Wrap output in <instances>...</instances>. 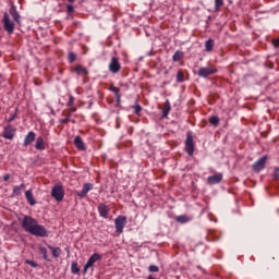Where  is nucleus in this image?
Instances as JSON below:
<instances>
[{
  "label": "nucleus",
  "mask_w": 279,
  "mask_h": 279,
  "mask_svg": "<svg viewBox=\"0 0 279 279\" xmlns=\"http://www.w3.org/2000/svg\"><path fill=\"white\" fill-rule=\"evenodd\" d=\"M3 84V76L0 74V85Z\"/></svg>",
  "instance_id": "44"
},
{
  "label": "nucleus",
  "mask_w": 279,
  "mask_h": 279,
  "mask_svg": "<svg viewBox=\"0 0 279 279\" xmlns=\"http://www.w3.org/2000/svg\"><path fill=\"white\" fill-rule=\"evenodd\" d=\"M69 3H75V0H68Z\"/></svg>",
  "instance_id": "45"
},
{
  "label": "nucleus",
  "mask_w": 279,
  "mask_h": 279,
  "mask_svg": "<svg viewBox=\"0 0 279 279\" xmlns=\"http://www.w3.org/2000/svg\"><path fill=\"white\" fill-rule=\"evenodd\" d=\"M97 260H101V255L99 253H94L83 267L84 276L88 274V269L93 268L95 266V263H97Z\"/></svg>",
  "instance_id": "4"
},
{
  "label": "nucleus",
  "mask_w": 279,
  "mask_h": 279,
  "mask_svg": "<svg viewBox=\"0 0 279 279\" xmlns=\"http://www.w3.org/2000/svg\"><path fill=\"white\" fill-rule=\"evenodd\" d=\"M48 250H50L52 252V256L53 258H60V256L62 255V248L60 247H53L51 245H48Z\"/></svg>",
  "instance_id": "20"
},
{
  "label": "nucleus",
  "mask_w": 279,
  "mask_h": 279,
  "mask_svg": "<svg viewBox=\"0 0 279 279\" xmlns=\"http://www.w3.org/2000/svg\"><path fill=\"white\" fill-rule=\"evenodd\" d=\"M274 180H279V168H275Z\"/></svg>",
  "instance_id": "40"
},
{
  "label": "nucleus",
  "mask_w": 279,
  "mask_h": 279,
  "mask_svg": "<svg viewBox=\"0 0 279 279\" xmlns=\"http://www.w3.org/2000/svg\"><path fill=\"white\" fill-rule=\"evenodd\" d=\"M35 149H38L39 151L45 149V138H43V136L36 138Z\"/></svg>",
  "instance_id": "18"
},
{
  "label": "nucleus",
  "mask_w": 279,
  "mask_h": 279,
  "mask_svg": "<svg viewBox=\"0 0 279 279\" xmlns=\"http://www.w3.org/2000/svg\"><path fill=\"white\" fill-rule=\"evenodd\" d=\"M98 213H99L100 217H102L104 219H108V215L110 213V207H108L106 204H100L98 206Z\"/></svg>",
  "instance_id": "16"
},
{
  "label": "nucleus",
  "mask_w": 279,
  "mask_h": 279,
  "mask_svg": "<svg viewBox=\"0 0 279 279\" xmlns=\"http://www.w3.org/2000/svg\"><path fill=\"white\" fill-rule=\"evenodd\" d=\"M209 123H210L211 125H214L215 128H217V125H219V117H217V116H211V117L209 118Z\"/></svg>",
  "instance_id": "29"
},
{
  "label": "nucleus",
  "mask_w": 279,
  "mask_h": 279,
  "mask_svg": "<svg viewBox=\"0 0 279 279\" xmlns=\"http://www.w3.org/2000/svg\"><path fill=\"white\" fill-rule=\"evenodd\" d=\"M177 82L179 83L184 82V73H182V71L177 72Z\"/></svg>",
  "instance_id": "32"
},
{
  "label": "nucleus",
  "mask_w": 279,
  "mask_h": 279,
  "mask_svg": "<svg viewBox=\"0 0 279 279\" xmlns=\"http://www.w3.org/2000/svg\"><path fill=\"white\" fill-rule=\"evenodd\" d=\"M25 197L31 206L36 205V199H34V193L32 192V190H27L25 192Z\"/></svg>",
  "instance_id": "19"
},
{
  "label": "nucleus",
  "mask_w": 279,
  "mask_h": 279,
  "mask_svg": "<svg viewBox=\"0 0 279 279\" xmlns=\"http://www.w3.org/2000/svg\"><path fill=\"white\" fill-rule=\"evenodd\" d=\"M272 45L276 49L279 47V37L272 40Z\"/></svg>",
  "instance_id": "41"
},
{
  "label": "nucleus",
  "mask_w": 279,
  "mask_h": 279,
  "mask_svg": "<svg viewBox=\"0 0 279 279\" xmlns=\"http://www.w3.org/2000/svg\"><path fill=\"white\" fill-rule=\"evenodd\" d=\"M148 271H149L150 274H158V271H160V268H159L158 266H156V265H150V266L148 267Z\"/></svg>",
  "instance_id": "31"
},
{
  "label": "nucleus",
  "mask_w": 279,
  "mask_h": 279,
  "mask_svg": "<svg viewBox=\"0 0 279 279\" xmlns=\"http://www.w3.org/2000/svg\"><path fill=\"white\" fill-rule=\"evenodd\" d=\"M184 58V52L182 50H177L172 56L173 62H180Z\"/></svg>",
  "instance_id": "22"
},
{
  "label": "nucleus",
  "mask_w": 279,
  "mask_h": 279,
  "mask_svg": "<svg viewBox=\"0 0 279 279\" xmlns=\"http://www.w3.org/2000/svg\"><path fill=\"white\" fill-rule=\"evenodd\" d=\"M50 195L56 202H62L64 199V186H62V183L54 184Z\"/></svg>",
  "instance_id": "2"
},
{
  "label": "nucleus",
  "mask_w": 279,
  "mask_h": 279,
  "mask_svg": "<svg viewBox=\"0 0 279 279\" xmlns=\"http://www.w3.org/2000/svg\"><path fill=\"white\" fill-rule=\"evenodd\" d=\"M23 189H25V184L22 183L21 185H15L13 187V196L14 197H19V195H21V191H23Z\"/></svg>",
  "instance_id": "24"
},
{
  "label": "nucleus",
  "mask_w": 279,
  "mask_h": 279,
  "mask_svg": "<svg viewBox=\"0 0 279 279\" xmlns=\"http://www.w3.org/2000/svg\"><path fill=\"white\" fill-rule=\"evenodd\" d=\"M75 98L73 96L69 97V100L66 102L68 108H71L74 106Z\"/></svg>",
  "instance_id": "36"
},
{
  "label": "nucleus",
  "mask_w": 279,
  "mask_h": 279,
  "mask_svg": "<svg viewBox=\"0 0 279 279\" xmlns=\"http://www.w3.org/2000/svg\"><path fill=\"white\" fill-rule=\"evenodd\" d=\"M93 186H94L93 183H85L83 185L82 191L76 192L77 197H81V199H84V197L88 195L89 191H93Z\"/></svg>",
  "instance_id": "10"
},
{
  "label": "nucleus",
  "mask_w": 279,
  "mask_h": 279,
  "mask_svg": "<svg viewBox=\"0 0 279 279\" xmlns=\"http://www.w3.org/2000/svg\"><path fill=\"white\" fill-rule=\"evenodd\" d=\"M34 141H36V133H34V131H29L24 138L23 146L27 147L28 145H32Z\"/></svg>",
  "instance_id": "14"
},
{
  "label": "nucleus",
  "mask_w": 279,
  "mask_h": 279,
  "mask_svg": "<svg viewBox=\"0 0 279 279\" xmlns=\"http://www.w3.org/2000/svg\"><path fill=\"white\" fill-rule=\"evenodd\" d=\"M223 180V174L217 173L207 178V184H219Z\"/></svg>",
  "instance_id": "13"
},
{
  "label": "nucleus",
  "mask_w": 279,
  "mask_h": 279,
  "mask_svg": "<svg viewBox=\"0 0 279 279\" xmlns=\"http://www.w3.org/2000/svg\"><path fill=\"white\" fill-rule=\"evenodd\" d=\"M14 134H16V129H14V126L12 125H7L4 126V131H3V138H7V141H12V138H14Z\"/></svg>",
  "instance_id": "8"
},
{
  "label": "nucleus",
  "mask_w": 279,
  "mask_h": 279,
  "mask_svg": "<svg viewBox=\"0 0 279 279\" xmlns=\"http://www.w3.org/2000/svg\"><path fill=\"white\" fill-rule=\"evenodd\" d=\"M71 121V123H74L75 124V120H70Z\"/></svg>",
  "instance_id": "46"
},
{
  "label": "nucleus",
  "mask_w": 279,
  "mask_h": 279,
  "mask_svg": "<svg viewBox=\"0 0 279 279\" xmlns=\"http://www.w3.org/2000/svg\"><path fill=\"white\" fill-rule=\"evenodd\" d=\"M75 60H77V54H75L74 52H69V62L73 64Z\"/></svg>",
  "instance_id": "33"
},
{
  "label": "nucleus",
  "mask_w": 279,
  "mask_h": 279,
  "mask_svg": "<svg viewBox=\"0 0 279 279\" xmlns=\"http://www.w3.org/2000/svg\"><path fill=\"white\" fill-rule=\"evenodd\" d=\"M177 221H178L179 223H186V221H189V217H186V216H179V217L177 218Z\"/></svg>",
  "instance_id": "34"
},
{
  "label": "nucleus",
  "mask_w": 279,
  "mask_h": 279,
  "mask_svg": "<svg viewBox=\"0 0 279 279\" xmlns=\"http://www.w3.org/2000/svg\"><path fill=\"white\" fill-rule=\"evenodd\" d=\"M133 109H134V114H140L141 110H143V107H141V105H135Z\"/></svg>",
  "instance_id": "37"
},
{
  "label": "nucleus",
  "mask_w": 279,
  "mask_h": 279,
  "mask_svg": "<svg viewBox=\"0 0 279 279\" xmlns=\"http://www.w3.org/2000/svg\"><path fill=\"white\" fill-rule=\"evenodd\" d=\"M2 24L8 34H14V21L10 20V14L8 12L3 13Z\"/></svg>",
  "instance_id": "3"
},
{
  "label": "nucleus",
  "mask_w": 279,
  "mask_h": 279,
  "mask_svg": "<svg viewBox=\"0 0 279 279\" xmlns=\"http://www.w3.org/2000/svg\"><path fill=\"white\" fill-rule=\"evenodd\" d=\"M74 71L78 75H84V76L88 75V70L86 68H84V65H76L74 68Z\"/></svg>",
  "instance_id": "21"
},
{
  "label": "nucleus",
  "mask_w": 279,
  "mask_h": 279,
  "mask_svg": "<svg viewBox=\"0 0 279 279\" xmlns=\"http://www.w3.org/2000/svg\"><path fill=\"white\" fill-rule=\"evenodd\" d=\"M14 119H16V112L11 113L10 118L7 121H8V123H12V121H14Z\"/></svg>",
  "instance_id": "39"
},
{
  "label": "nucleus",
  "mask_w": 279,
  "mask_h": 279,
  "mask_svg": "<svg viewBox=\"0 0 279 279\" xmlns=\"http://www.w3.org/2000/svg\"><path fill=\"white\" fill-rule=\"evenodd\" d=\"M221 7H223V0H215L216 12H219V10H221Z\"/></svg>",
  "instance_id": "30"
},
{
  "label": "nucleus",
  "mask_w": 279,
  "mask_h": 279,
  "mask_svg": "<svg viewBox=\"0 0 279 279\" xmlns=\"http://www.w3.org/2000/svg\"><path fill=\"white\" fill-rule=\"evenodd\" d=\"M70 108V112H76L77 111V108L73 105L72 107H69Z\"/></svg>",
  "instance_id": "42"
},
{
  "label": "nucleus",
  "mask_w": 279,
  "mask_h": 279,
  "mask_svg": "<svg viewBox=\"0 0 279 279\" xmlns=\"http://www.w3.org/2000/svg\"><path fill=\"white\" fill-rule=\"evenodd\" d=\"M38 250H39L40 254H43L44 260H47L49 263L50 259H49V255H47V247L39 245Z\"/></svg>",
  "instance_id": "25"
},
{
  "label": "nucleus",
  "mask_w": 279,
  "mask_h": 279,
  "mask_svg": "<svg viewBox=\"0 0 279 279\" xmlns=\"http://www.w3.org/2000/svg\"><path fill=\"white\" fill-rule=\"evenodd\" d=\"M74 145L81 151H86V144L84 143V140H82V136L80 135L75 136Z\"/></svg>",
  "instance_id": "15"
},
{
  "label": "nucleus",
  "mask_w": 279,
  "mask_h": 279,
  "mask_svg": "<svg viewBox=\"0 0 279 279\" xmlns=\"http://www.w3.org/2000/svg\"><path fill=\"white\" fill-rule=\"evenodd\" d=\"M169 112H171V102L169 101V99H167L163 104V109L161 113L162 119H167L169 117Z\"/></svg>",
  "instance_id": "17"
},
{
  "label": "nucleus",
  "mask_w": 279,
  "mask_h": 279,
  "mask_svg": "<svg viewBox=\"0 0 279 279\" xmlns=\"http://www.w3.org/2000/svg\"><path fill=\"white\" fill-rule=\"evenodd\" d=\"M128 225V218L125 216H119L114 219V228L118 234H123V228Z\"/></svg>",
  "instance_id": "5"
},
{
  "label": "nucleus",
  "mask_w": 279,
  "mask_h": 279,
  "mask_svg": "<svg viewBox=\"0 0 279 279\" xmlns=\"http://www.w3.org/2000/svg\"><path fill=\"white\" fill-rule=\"evenodd\" d=\"M71 274H80V266H77V262H72L71 264Z\"/></svg>",
  "instance_id": "28"
},
{
  "label": "nucleus",
  "mask_w": 279,
  "mask_h": 279,
  "mask_svg": "<svg viewBox=\"0 0 279 279\" xmlns=\"http://www.w3.org/2000/svg\"><path fill=\"white\" fill-rule=\"evenodd\" d=\"M59 122L62 123L63 125H68V123H71V112H68L65 114V118L60 119Z\"/></svg>",
  "instance_id": "27"
},
{
  "label": "nucleus",
  "mask_w": 279,
  "mask_h": 279,
  "mask_svg": "<svg viewBox=\"0 0 279 279\" xmlns=\"http://www.w3.org/2000/svg\"><path fill=\"white\" fill-rule=\"evenodd\" d=\"M215 73H217L215 68H199L197 75L199 77H208V75H215Z\"/></svg>",
  "instance_id": "9"
},
{
  "label": "nucleus",
  "mask_w": 279,
  "mask_h": 279,
  "mask_svg": "<svg viewBox=\"0 0 279 279\" xmlns=\"http://www.w3.org/2000/svg\"><path fill=\"white\" fill-rule=\"evenodd\" d=\"M2 180L3 182H8V180H10V174H4Z\"/></svg>",
  "instance_id": "43"
},
{
  "label": "nucleus",
  "mask_w": 279,
  "mask_h": 279,
  "mask_svg": "<svg viewBox=\"0 0 279 279\" xmlns=\"http://www.w3.org/2000/svg\"><path fill=\"white\" fill-rule=\"evenodd\" d=\"M25 265H31V267H33L34 269H36V267H38V264L34 260H29V259H25Z\"/></svg>",
  "instance_id": "35"
},
{
  "label": "nucleus",
  "mask_w": 279,
  "mask_h": 279,
  "mask_svg": "<svg viewBox=\"0 0 279 279\" xmlns=\"http://www.w3.org/2000/svg\"><path fill=\"white\" fill-rule=\"evenodd\" d=\"M9 14L10 16H12L13 21L17 24L21 25V14L19 13V11L16 10L15 5H12L9 9Z\"/></svg>",
  "instance_id": "12"
},
{
  "label": "nucleus",
  "mask_w": 279,
  "mask_h": 279,
  "mask_svg": "<svg viewBox=\"0 0 279 279\" xmlns=\"http://www.w3.org/2000/svg\"><path fill=\"white\" fill-rule=\"evenodd\" d=\"M265 165H267V156L260 157L255 163H253V170L263 171V169H265Z\"/></svg>",
  "instance_id": "11"
},
{
  "label": "nucleus",
  "mask_w": 279,
  "mask_h": 279,
  "mask_svg": "<svg viewBox=\"0 0 279 279\" xmlns=\"http://www.w3.org/2000/svg\"><path fill=\"white\" fill-rule=\"evenodd\" d=\"M213 47H215V40L208 39L205 41V51H213Z\"/></svg>",
  "instance_id": "26"
},
{
  "label": "nucleus",
  "mask_w": 279,
  "mask_h": 279,
  "mask_svg": "<svg viewBox=\"0 0 279 279\" xmlns=\"http://www.w3.org/2000/svg\"><path fill=\"white\" fill-rule=\"evenodd\" d=\"M110 73H119L121 71V63L119 62V58L112 57L109 63Z\"/></svg>",
  "instance_id": "7"
},
{
  "label": "nucleus",
  "mask_w": 279,
  "mask_h": 279,
  "mask_svg": "<svg viewBox=\"0 0 279 279\" xmlns=\"http://www.w3.org/2000/svg\"><path fill=\"white\" fill-rule=\"evenodd\" d=\"M185 151L189 156H193L195 151V143L193 142V135L187 134L185 140Z\"/></svg>",
  "instance_id": "6"
},
{
  "label": "nucleus",
  "mask_w": 279,
  "mask_h": 279,
  "mask_svg": "<svg viewBox=\"0 0 279 279\" xmlns=\"http://www.w3.org/2000/svg\"><path fill=\"white\" fill-rule=\"evenodd\" d=\"M66 12H68L69 14H73V12H75V9L73 8L72 4H68V5H66Z\"/></svg>",
  "instance_id": "38"
},
{
  "label": "nucleus",
  "mask_w": 279,
  "mask_h": 279,
  "mask_svg": "<svg viewBox=\"0 0 279 279\" xmlns=\"http://www.w3.org/2000/svg\"><path fill=\"white\" fill-rule=\"evenodd\" d=\"M22 228L33 236H39L41 239L49 236V232L47 228H45V226L43 225H38V220L35 218H32V216L23 217Z\"/></svg>",
  "instance_id": "1"
},
{
  "label": "nucleus",
  "mask_w": 279,
  "mask_h": 279,
  "mask_svg": "<svg viewBox=\"0 0 279 279\" xmlns=\"http://www.w3.org/2000/svg\"><path fill=\"white\" fill-rule=\"evenodd\" d=\"M110 90L114 94L118 104H121V94L119 87L111 86Z\"/></svg>",
  "instance_id": "23"
}]
</instances>
